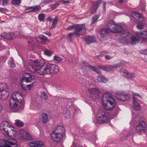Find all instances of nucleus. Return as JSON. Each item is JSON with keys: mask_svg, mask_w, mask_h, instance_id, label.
<instances>
[{"mask_svg": "<svg viewBox=\"0 0 147 147\" xmlns=\"http://www.w3.org/2000/svg\"><path fill=\"white\" fill-rule=\"evenodd\" d=\"M75 24L69 26L67 28V29L68 30H70L73 29L74 28L75 29Z\"/></svg>", "mask_w": 147, "mask_h": 147, "instance_id": "49530a36", "label": "nucleus"}, {"mask_svg": "<svg viewBox=\"0 0 147 147\" xmlns=\"http://www.w3.org/2000/svg\"><path fill=\"white\" fill-rule=\"evenodd\" d=\"M58 21V18L57 16H56L53 21L52 25L51 27V29L54 28L57 24Z\"/></svg>", "mask_w": 147, "mask_h": 147, "instance_id": "7c9ffc66", "label": "nucleus"}, {"mask_svg": "<svg viewBox=\"0 0 147 147\" xmlns=\"http://www.w3.org/2000/svg\"><path fill=\"white\" fill-rule=\"evenodd\" d=\"M40 97L45 99H47L48 97L46 93L44 92H43L41 94Z\"/></svg>", "mask_w": 147, "mask_h": 147, "instance_id": "58836bf2", "label": "nucleus"}, {"mask_svg": "<svg viewBox=\"0 0 147 147\" xmlns=\"http://www.w3.org/2000/svg\"><path fill=\"white\" fill-rule=\"evenodd\" d=\"M146 129L138 125L136 126V132L139 134V135H140L142 133L145 132Z\"/></svg>", "mask_w": 147, "mask_h": 147, "instance_id": "412c9836", "label": "nucleus"}, {"mask_svg": "<svg viewBox=\"0 0 147 147\" xmlns=\"http://www.w3.org/2000/svg\"><path fill=\"white\" fill-rule=\"evenodd\" d=\"M82 38L86 41L88 45L94 42L95 41L94 37L92 36H86L83 37Z\"/></svg>", "mask_w": 147, "mask_h": 147, "instance_id": "a211bd4d", "label": "nucleus"}, {"mask_svg": "<svg viewBox=\"0 0 147 147\" xmlns=\"http://www.w3.org/2000/svg\"><path fill=\"white\" fill-rule=\"evenodd\" d=\"M133 107L136 111H140L141 109L140 105L138 103L137 98L133 96Z\"/></svg>", "mask_w": 147, "mask_h": 147, "instance_id": "f8f14e48", "label": "nucleus"}, {"mask_svg": "<svg viewBox=\"0 0 147 147\" xmlns=\"http://www.w3.org/2000/svg\"><path fill=\"white\" fill-rule=\"evenodd\" d=\"M44 33L45 34H46L47 35H48L49 36H51V34L49 32L46 33V32H45Z\"/></svg>", "mask_w": 147, "mask_h": 147, "instance_id": "338daca9", "label": "nucleus"}, {"mask_svg": "<svg viewBox=\"0 0 147 147\" xmlns=\"http://www.w3.org/2000/svg\"><path fill=\"white\" fill-rule=\"evenodd\" d=\"M8 86L5 83H0V91L7 90Z\"/></svg>", "mask_w": 147, "mask_h": 147, "instance_id": "c85d7f7f", "label": "nucleus"}, {"mask_svg": "<svg viewBox=\"0 0 147 147\" xmlns=\"http://www.w3.org/2000/svg\"><path fill=\"white\" fill-rule=\"evenodd\" d=\"M75 31L74 34L76 36L80 37L81 33H84L86 31V29L84 24H75Z\"/></svg>", "mask_w": 147, "mask_h": 147, "instance_id": "0eeeda50", "label": "nucleus"}, {"mask_svg": "<svg viewBox=\"0 0 147 147\" xmlns=\"http://www.w3.org/2000/svg\"><path fill=\"white\" fill-rule=\"evenodd\" d=\"M52 0H44V2L46 3H48L51 2Z\"/></svg>", "mask_w": 147, "mask_h": 147, "instance_id": "5fc2aeb1", "label": "nucleus"}, {"mask_svg": "<svg viewBox=\"0 0 147 147\" xmlns=\"http://www.w3.org/2000/svg\"><path fill=\"white\" fill-rule=\"evenodd\" d=\"M65 129L64 127L62 125H58L54 127L52 132L54 133H65Z\"/></svg>", "mask_w": 147, "mask_h": 147, "instance_id": "2eb2a0df", "label": "nucleus"}, {"mask_svg": "<svg viewBox=\"0 0 147 147\" xmlns=\"http://www.w3.org/2000/svg\"><path fill=\"white\" fill-rule=\"evenodd\" d=\"M121 98H122V99H120L119 100L124 101L125 100H128L129 99V97L127 94H125L124 92H123V94L121 95Z\"/></svg>", "mask_w": 147, "mask_h": 147, "instance_id": "cd10ccee", "label": "nucleus"}, {"mask_svg": "<svg viewBox=\"0 0 147 147\" xmlns=\"http://www.w3.org/2000/svg\"><path fill=\"white\" fill-rule=\"evenodd\" d=\"M8 0H3L2 4L5 5L7 4Z\"/></svg>", "mask_w": 147, "mask_h": 147, "instance_id": "3c124183", "label": "nucleus"}, {"mask_svg": "<svg viewBox=\"0 0 147 147\" xmlns=\"http://www.w3.org/2000/svg\"><path fill=\"white\" fill-rule=\"evenodd\" d=\"M42 121L44 123H45L48 119L47 115L46 113H43L42 115Z\"/></svg>", "mask_w": 147, "mask_h": 147, "instance_id": "f704fd0d", "label": "nucleus"}, {"mask_svg": "<svg viewBox=\"0 0 147 147\" xmlns=\"http://www.w3.org/2000/svg\"><path fill=\"white\" fill-rule=\"evenodd\" d=\"M28 76H24L22 78V80L25 81L27 83L32 82L33 81L34 79V77L33 75L27 74Z\"/></svg>", "mask_w": 147, "mask_h": 147, "instance_id": "f3484780", "label": "nucleus"}, {"mask_svg": "<svg viewBox=\"0 0 147 147\" xmlns=\"http://www.w3.org/2000/svg\"><path fill=\"white\" fill-rule=\"evenodd\" d=\"M100 3V1H98L96 2L95 5L92 6L91 9V10L93 13H94L96 12L97 8L99 7Z\"/></svg>", "mask_w": 147, "mask_h": 147, "instance_id": "a878e982", "label": "nucleus"}, {"mask_svg": "<svg viewBox=\"0 0 147 147\" xmlns=\"http://www.w3.org/2000/svg\"><path fill=\"white\" fill-rule=\"evenodd\" d=\"M131 35V33L128 32H125L122 34V36L124 40H125V38H126L127 39L129 38V36Z\"/></svg>", "mask_w": 147, "mask_h": 147, "instance_id": "c9c22d12", "label": "nucleus"}, {"mask_svg": "<svg viewBox=\"0 0 147 147\" xmlns=\"http://www.w3.org/2000/svg\"><path fill=\"white\" fill-rule=\"evenodd\" d=\"M97 79L100 82L105 83L107 82V80L104 76H97Z\"/></svg>", "mask_w": 147, "mask_h": 147, "instance_id": "393cba45", "label": "nucleus"}, {"mask_svg": "<svg viewBox=\"0 0 147 147\" xmlns=\"http://www.w3.org/2000/svg\"><path fill=\"white\" fill-rule=\"evenodd\" d=\"M105 58L107 60H109L111 58V56L109 55H106L105 56Z\"/></svg>", "mask_w": 147, "mask_h": 147, "instance_id": "603ef678", "label": "nucleus"}, {"mask_svg": "<svg viewBox=\"0 0 147 147\" xmlns=\"http://www.w3.org/2000/svg\"><path fill=\"white\" fill-rule=\"evenodd\" d=\"M142 41H145L147 39V36H142Z\"/></svg>", "mask_w": 147, "mask_h": 147, "instance_id": "13d9d810", "label": "nucleus"}, {"mask_svg": "<svg viewBox=\"0 0 147 147\" xmlns=\"http://www.w3.org/2000/svg\"><path fill=\"white\" fill-rule=\"evenodd\" d=\"M139 34L141 35L142 37L147 36V32L144 30V31L140 32Z\"/></svg>", "mask_w": 147, "mask_h": 147, "instance_id": "c03bdc74", "label": "nucleus"}, {"mask_svg": "<svg viewBox=\"0 0 147 147\" xmlns=\"http://www.w3.org/2000/svg\"><path fill=\"white\" fill-rule=\"evenodd\" d=\"M28 9H31V11L32 12H34L39 11L41 9V8L39 5L35 6L34 7H30L28 8Z\"/></svg>", "mask_w": 147, "mask_h": 147, "instance_id": "b1692460", "label": "nucleus"}, {"mask_svg": "<svg viewBox=\"0 0 147 147\" xmlns=\"http://www.w3.org/2000/svg\"><path fill=\"white\" fill-rule=\"evenodd\" d=\"M99 16V15L96 14L94 15L92 18V24H94L96 21L98 19Z\"/></svg>", "mask_w": 147, "mask_h": 147, "instance_id": "e433bc0d", "label": "nucleus"}, {"mask_svg": "<svg viewBox=\"0 0 147 147\" xmlns=\"http://www.w3.org/2000/svg\"><path fill=\"white\" fill-rule=\"evenodd\" d=\"M88 92L92 96L96 97L99 95L100 91L97 88H93L89 89Z\"/></svg>", "mask_w": 147, "mask_h": 147, "instance_id": "ddd939ff", "label": "nucleus"}, {"mask_svg": "<svg viewBox=\"0 0 147 147\" xmlns=\"http://www.w3.org/2000/svg\"><path fill=\"white\" fill-rule=\"evenodd\" d=\"M140 53L141 54L147 55V49L140 50Z\"/></svg>", "mask_w": 147, "mask_h": 147, "instance_id": "37998d69", "label": "nucleus"}, {"mask_svg": "<svg viewBox=\"0 0 147 147\" xmlns=\"http://www.w3.org/2000/svg\"><path fill=\"white\" fill-rule=\"evenodd\" d=\"M9 95V93L7 90L0 91V99L4 100L6 99Z\"/></svg>", "mask_w": 147, "mask_h": 147, "instance_id": "6ab92c4d", "label": "nucleus"}, {"mask_svg": "<svg viewBox=\"0 0 147 147\" xmlns=\"http://www.w3.org/2000/svg\"><path fill=\"white\" fill-rule=\"evenodd\" d=\"M74 34V33H73L70 32L67 35V39L70 42H71L72 40H71V37Z\"/></svg>", "mask_w": 147, "mask_h": 147, "instance_id": "4c0bfd02", "label": "nucleus"}, {"mask_svg": "<svg viewBox=\"0 0 147 147\" xmlns=\"http://www.w3.org/2000/svg\"><path fill=\"white\" fill-rule=\"evenodd\" d=\"M21 0H11V4L13 5H19L21 3Z\"/></svg>", "mask_w": 147, "mask_h": 147, "instance_id": "473e14b6", "label": "nucleus"}, {"mask_svg": "<svg viewBox=\"0 0 147 147\" xmlns=\"http://www.w3.org/2000/svg\"><path fill=\"white\" fill-rule=\"evenodd\" d=\"M47 21H51L52 20V19L50 17H47Z\"/></svg>", "mask_w": 147, "mask_h": 147, "instance_id": "680f3d73", "label": "nucleus"}, {"mask_svg": "<svg viewBox=\"0 0 147 147\" xmlns=\"http://www.w3.org/2000/svg\"><path fill=\"white\" fill-rule=\"evenodd\" d=\"M33 82L32 83V84H28V85H27V87L28 88L30 89V88L32 87L33 84H32V83H33Z\"/></svg>", "mask_w": 147, "mask_h": 147, "instance_id": "bf43d9fd", "label": "nucleus"}, {"mask_svg": "<svg viewBox=\"0 0 147 147\" xmlns=\"http://www.w3.org/2000/svg\"><path fill=\"white\" fill-rule=\"evenodd\" d=\"M89 68L91 69L93 71H94L95 70L96 67L94 66H92L90 65H87Z\"/></svg>", "mask_w": 147, "mask_h": 147, "instance_id": "de8ad7c7", "label": "nucleus"}, {"mask_svg": "<svg viewBox=\"0 0 147 147\" xmlns=\"http://www.w3.org/2000/svg\"><path fill=\"white\" fill-rule=\"evenodd\" d=\"M36 42V41L33 40H31L30 41H29L28 42L29 45L30 47H32V46L34 45Z\"/></svg>", "mask_w": 147, "mask_h": 147, "instance_id": "ea45409f", "label": "nucleus"}, {"mask_svg": "<svg viewBox=\"0 0 147 147\" xmlns=\"http://www.w3.org/2000/svg\"><path fill=\"white\" fill-rule=\"evenodd\" d=\"M119 3H122L123 2V0H118Z\"/></svg>", "mask_w": 147, "mask_h": 147, "instance_id": "774afa93", "label": "nucleus"}, {"mask_svg": "<svg viewBox=\"0 0 147 147\" xmlns=\"http://www.w3.org/2000/svg\"><path fill=\"white\" fill-rule=\"evenodd\" d=\"M131 44L134 45L139 42L140 40V37L138 36L133 35L131 37Z\"/></svg>", "mask_w": 147, "mask_h": 147, "instance_id": "4be33fe9", "label": "nucleus"}, {"mask_svg": "<svg viewBox=\"0 0 147 147\" xmlns=\"http://www.w3.org/2000/svg\"><path fill=\"white\" fill-rule=\"evenodd\" d=\"M15 124L17 126L20 127L24 125V123L21 121L17 120L16 121Z\"/></svg>", "mask_w": 147, "mask_h": 147, "instance_id": "72a5a7b5", "label": "nucleus"}, {"mask_svg": "<svg viewBox=\"0 0 147 147\" xmlns=\"http://www.w3.org/2000/svg\"><path fill=\"white\" fill-rule=\"evenodd\" d=\"M17 141L13 140L5 141L3 139H0V147H17Z\"/></svg>", "mask_w": 147, "mask_h": 147, "instance_id": "423d86ee", "label": "nucleus"}, {"mask_svg": "<svg viewBox=\"0 0 147 147\" xmlns=\"http://www.w3.org/2000/svg\"><path fill=\"white\" fill-rule=\"evenodd\" d=\"M65 135V133H54L52 132L50 136L51 139L56 142H60L63 140V136Z\"/></svg>", "mask_w": 147, "mask_h": 147, "instance_id": "6e6552de", "label": "nucleus"}, {"mask_svg": "<svg viewBox=\"0 0 147 147\" xmlns=\"http://www.w3.org/2000/svg\"><path fill=\"white\" fill-rule=\"evenodd\" d=\"M123 74H125L126 78L130 79H132L134 78L135 76L134 73H131L128 72H123Z\"/></svg>", "mask_w": 147, "mask_h": 147, "instance_id": "bb28decb", "label": "nucleus"}, {"mask_svg": "<svg viewBox=\"0 0 147 147\" xmlns=\"http://www.w3.org/2000/svg\"><path fill=\"white\" fill-rule=\"evenodd\" d=\"M106 2L104 1L103 2V10L105 11H106Z\"/></svg>", "mask_w": 147, "mask_h": 147, "instance_id": "6e6d98bb", "label": "nucleus"}, {"mask_svg": "<svg viewBox=\"0 0 147 147\" xmlns=\"http://www.w3.org/2000/svg\"><path fill=\"white\" fill-rule=\"evenodd\" d=\"M54 59L55 60L60 61L62 60V59L61 58L58 56H54Z\"/></svg>", "mask_w": 147, "mask_h": 147, "instance_id": "a18cd8bd", "label": "nucleus"}, {"mask_svg": "<svg viewBox=\"0 0 147 147\" xmlns=\"http://www.w3.org/2000/svg\"><path fill=\"white\" fill-rule=\"evenodd\" d=\"M133 16L137 21L136 22L138 23L142 22L144 20V17L142 15L137 13H133Z\"/></svg>", "mask_w": 147, "mask_h": 147, "instance_id": "9d476101", "label": "nucleus"}, {"mask_svg": "<svg viewBox=\"0 0 147 147\" xmlns=\"http://www.w3.org/2000/svg\"><path fill=\"white\" fill-rule=\"evenodd\" d=\"M69 1V0H63V2H64L65 3H70Z\"/></svg>", "mask_w": 147, "mask_h": 147, "instance_id": "e2e57ef3", "label": "nucleus"}, {"mask_svg": "<svg viewBox=\"0 0 147 147\" xmlns=\"http://www.w3.org/2000/svg\"><path fill=\"white\" fill-rule=\"evenodd\" d=\"M10 125L7 121L2 122L1 124V130L2 133L5 135H9V131L8 128L10 127Z\"/></svg>", "mask_w": 147, "mask_h": 147, "instance_id": "1a4fd4ad", "label": "nucleus"}, {"mask_svg": "<svg viewBox=\"0 0 147 147\" xmlns=\"http://www.w3.org/2000/svg\"><path fill=\"white\" fill-rule=\"evenodd\" d=\"M28 145L30 147H45L43 143L40 141L30 142Z\"/></svg>", "mask_w": 147, "mask_h": 147, "instance_id": "9b49d317", "label": "nucleus"}, {"mask_svg": "<svg viewBox=\"0 0 147 147\" xmlns=\"http://www.w3.org/2000/svg\"><path fill=\"white\" fill-rule=\"evenodd\" d=\"M45 15L43 13L39 14L38 16V18L40 22H44Z\"/></svg>", "mask_w": 147, "mask_h": 147, "instance_id": "c756f323", "label": "nucleus"}, {"mask_svg": "<svg viewBox=\"0 0 147 147\" xmlns=\"http://www.w3.org/2000/svg\"><path fill=\"white\" fill-rule=\"evenodd\" d=\"M13 61H12L11 63V67H15V65L14 63H13Z\"/></svg>", "mask_w": 147, "mask_h": 147, "instance_id": "4d7b16f0", "label": "nucleus"}, {"mask_svg": "<svg viewBox=\"0 0 147 147\" xmlns=\"http://www.w3.org/2000/svg\"><path fill=\"white\" fill-rule=\"evenodd\" d=\"M107 28H103L101 30L100 36L103 39H106L108 36L109 31L114 33H120L125 30L127 27L125 25H117L112 21L109 22L107 24Z\"/></svg>", "mask_w": 147, "mask_h": 147, "instance_id": "f03ea898", "label": "nucleus"}, {"mask_svg": "<svg viewBox=\"0 0 147 147\" xmlns=\"http://www.w3.org/2000/svg\"><path fill=\"white\" fill-rule=\"evenodd\" d=\"M23 95L22 94L18 92H16L13 93L12 96L10 98L17 100L20 101V100H22L20 98V97L23 98Z\"/></svg>", "mask_w": 147, "mask_h": 147, "instance_id": "aec40b11", "label": "nucleus"}, {"mask_svg": "<svg viewBox=\"0 0 147 147\" xmlns=\"http://www.w3.org/2000/svg\"><path fill=\"white\" fill-rule=\"evenodd\" d=\"M30 65L29 69L33 72H36L41 75H53L59 71L58 66L53 64L44 63L38 60H30Z\"/></svg>", "mask_w": 147, "mask_h": 147, "instance_id": "f257e3e1", "label": "nucleus"}, {"mask_svg": "<svg viewBox=\"0 0 147 147\" xmlns=\"http://www.w3.org/2000/svg\"><path fill=\"white\" fill-rule=\"evenodd\" d=\"M123 94V92L119 93H117L115 94V96L116 98L118 100H119L120 99H122L121 97V95Z\"/></svg>", "mask_w": 147, "mask_h": 147, "instance_id": "a19ab883", "label": "nucleus"}, {"mask_svg": "<svg viewBox=\"0 0 147 147\" xmlns=\"http://www.w3.org/2000/svg\"><path fill=\"white\" fill-rule=\"evenodd\" d=\"M3 108L2 105L0 103V113L1 111Z\"/></svg>", "mask_w": 147, "mask_h": 147, "instance_id": "0e129e2a", "label": "nucleus"}, {"mask_svg": "<svg viewBox=\"0 0 147 147\" xmlns=\"http://www.w3.org/2000/svg\"><path fill=\"white\" fill-rule=\"evenodd\" d=\"M121 63L118 64L117 65H116L115 66L116 67H120L121 66Z\"/></svg>", "mask_w": 147, "mask_h": 147, "instance_id": "69168bd1", "label": "nucleus"}, {"mask_svg": "<svg viewBox=\"0 0 147 147\" xmlns=\"http://www.w3.org/2000/svg\"><path fill=\"white\" fill-rule=\"evenodd\" d=\"M133 96H134V97H135V96H138V97H139L140 98H142L141 97V96L139 94H138V93H134L133 94Z\"/></svg>", "mask_w": 147, "mask_h": 147, "instance_id": "864d4df0", "label": "nucleus"}, {"mask_svg": "<svg viewBox=\"0 0 147 147\" xmlns=\"http://www.w3.org/2000/svg\"><path fill=\"white\" fill-rule=\"evenodd\" d=\"M139 125L142 127L146 129V124L145 122L143 120H140L138 124Z\"/></svg>", "mask_w": 147, "mask_h": 147, "instance_id": "2f4dec72", "label": "nucleus"}, {"mask_svg": "<svg viewBox=\"0 0 147 147\" xmlns=\"http://www.w3.org/2000/svg\"><path fill=\"white\" fill-rule=\"evenodd\" d=\"M102 101L104 108L107 110H111L116 105V102L111 94L104 93L103 94Z\"/></svg>", "mask_w": 147, "mask_h": 147, "instance_id": "7ed1b4c3", "label": "nucleus"}, {"mask_svg": "<svg viewBox=\"0 0 147 147\" xmlns=\"http://www.w3.org/2000/svg\"><path fill=\"white\" fill-rule=\"evenodd\" d=\"M94 71H95L96 73L98 74H100L101 73V72L100 71V70L98 68H96Z\"/></svg>", "mask_w": 147, "mask_h": 147, "instance_id": "8fccbe9b", "label": "nucleus"}, {"mask_svg": "<svg viewBox=\"0 0 147 147\" xmlns=\"http://www.w3.org/2000/svg\"><path fill=\"white\" fill-rule=\"evenodd\" d=\"M24 104L23 100L18 101L11 98L9 99V106L13 112H17L20 109H22Z\"/></svg>", "mask_w": 147, "mask_h": 147, "instance_id": "20e7f679", "label": "nucleus"}, {"mask_svg": "<svg viewBox=\"0 0 147 147\" xmlns=\"http://www.w3.org/2000/svg\"><path fill=\"white\" fill-rule=\"evenodd\" d=\"M97 120L99 123H106L109 121L107 113L105 110H100L97 114Z\"/></svg>", "mask_w": 147, "mask_h": 147, "instance_id": "39448f33", "label": "nucleus"}, {"mask_svg": "<svg viewBox=\"0 0 147 147\" xmlns=\"http://www.w3.org/2000/svg\"><path fill=\"white\" fill-rule=\"evenodd\" d=\"M38 38L40 40L41 43L43 45H47L50 42V40L48 38L42 34H40L38 36Z\"/></svg>", "mask_w": 147, "mask_h": 147, "instance_id": "4468645a", "label": "nucleus"}, {"mask_svg": "<svg viewBox=\"0 0 147 147\" xmlns=\"http://www.w3.org/2000/svg\"><path fill=\"white\" fill-rule=\"evenodd\" d=\"M57 7V5L55 4V5H53V6H52L51 7V8L52 9H54L55 8Z\"/></svg>", "mask_w": 147, "mask_h": 147, "instance_id": "052dcab7", "label": "nucleus"}, {"mask_svg": "<svg viewBox=\"0 0 147 147\" xmlns=\"http://www.w3.org/2000/svg\"><path fill=\"white\" fill-rule=\"evenodd\" d=\"M99 67L102 69L107 71H109L112 70L113 68V66L110 65H106L100 66Z\"/></svg>", "mask_w": 147, "mask_h": 147, "instance_id": "5701e85b", "label": "nucleus"}, {"mask_svg": "<svg viewBox=\"0 0 147 147\" xmlns=\"http://www.w3.org/2000/svg\"><path fill=\"white\" fill-rule=\"evenodd\" d=\"M1 36L7 39H11L13 38L14 37V34L13 33L9 32V33H4L1 35Z\"/></svg>", "mask_w": 147, "mask_h": 147, "instance_id": "dca6fc26", "label": "nucleus"}, {"mask_svg": "<svg viewBox=\"0 0 147 147\" xmlns=\"http://www.w3.org/2000/svg\"><path fill=\"white\" fill-rule=\"evenodd\" d=\"M44 53L45 55L48 56H50L51 55V51L48 50H46L44 51Z\"/></svg>", "mask_w": 147, "mask_h": 147, "instance_id": "79ce46f5", "label": "nucleus"}, {"mask_svg": "<svg viewBox=\"0 0 147 147\" xmlns=\"http://www.w3.org/2000/svg\"><path fill=\"white\" fill-rule=\"evenodd\" d=\"M136 27L139 29H141L143 28L144 25L143 24H139Z\"/></svg>", "mask_w": 147, "mask_h": 147, "instance_id": "09e8293b", "label": "nucleus"}]
</instances>
